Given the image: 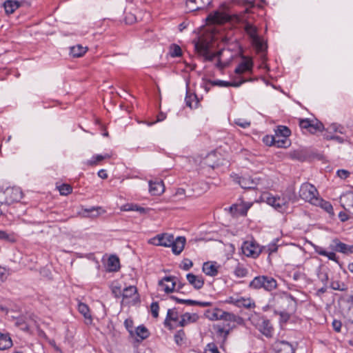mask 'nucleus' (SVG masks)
I'll return each mask as SVG.
<instances>
[{
  "label": "nucleus",
  "mask_w": 353,
  "mask_h": 353,
  "mask_svg": "<svg viewBox=\"0 0 353 353\" xmlns=\"http://www.w3.org/2000/svg\"><path fill=\"white\" fill-rule=\"evenodd\" d=\"M277 286L276 281L270 276H256L250 283V287L253 289L263 288L267 291H272Z\"/></svg>",
  "instance_id": "1"
},
{
  "label": "nucleus",
  "mask_w": 353,
  "mask_h": 353,
  "mask_svg": "<svg viewBox=\"0 0 353 353\" xmlns=\"http://www.w3.org/2000/svg\"><path fill=\"white\" fill-rule=\"evenodd\" d=\"M299 123L302 130H305L312 134H316L317 132H323L325 130L324 125L314 117L300 119Z\"/></svg>",
  "instance_id": "2"
},
{
  "label": "nucleus",
  "mask_w": 353,
  "mask_h": 353,
  "mask_svg": "<svg viewBox=\"0 0 353 353\" xmlns=\"http://www.w3.org/2000/svg\"><path fill=\"white\" fill-rule=\"evenodd\" d=\"M299 196L313 205L314 202L317 201L319 192L314 185L309 183H304L300 188Z\"/></svg>",
  "instance_id": "3"
},
{
  "label": "nucleus",
  "mask_w": 353,
  "mask_h": 353,
  "mask_svg": "<svg viewBox=\"0 0 353 353\" xmlns=\"http://www.w3.org/2000/svg\"><path fill=\"white\" fill-rule=\"evenodd\" d=\"M244 30L249 37L252 44L259 51L263 50V41L262 38L258 34V28L250 23H246Z\"/></svg>",
  "instance_id": "4"
},
{
  "label": "nucleus",
  "mask_w": 353,
  "mask_h": 353,
  "mask_svg": "<svg viewBox=\"0 0 353 353\" xmlns=\"http://www.w3.org/2000/svg\"><path fill=\"white\" fill-rule=\"evenodd\" d=\"M235 183L243 189H258L260 179L250 176H239L237 174L231 175Z\"/></svg>",
  "instance_id": "5"
},
{
  "label": "nucleus",
  "mask_w": 353,
  "mask_h": 353,
  "mask_svg": "<svg viewBox=\"0 0 353 353\" xmlns=\"http://www.w3.org/2000/svg\"><path fill=\"white\" fill-rule=\"evenodd\" d=\"M254 63L252 59L250 57H243L242 61L238 64L234 70V73L238 77L234 79L243 78L241 75L245 73H252L253 70Z\"/></svg>",
  "instance_id": "6"
},
{
  "label": "nucleus",
  "mask_w": 353,
  "mask_h": 353,
  "mask_svg": "<svg viewBox=\"0 0 353 353\" xmlns=\"http://www.w3.org/2000/svg\"><path fill=\"white\" fill-rule=\"evenodd\" d=\"M241 250L244 255L252 258H256L261 252L259 245L252 241H245L241 245Z\"/></svg>",
  "instance_id": "7"
},
{
  "label": "nucleus",
  "mask_w": 353,
  "mask_h": 353,
  "mask_svg": "<svg viewBox=\"0 0 353 353\" xmlns=\"http://www.w3.org/2000/svg\"><path fill=\"white\" fill-rule=\"evenodd\" d=\"M263 199L268 204L274 207L279 212H283L286 209V201L284 198L276 197L269 194H265Z\"/></svg>",
  "instance_id": "8"
},
{
  "label": "nucleus",
  "mask_w": 353,
  "mask_h": 353,
  "mask_svg": "<svg viewBox=\"0 0 353 353\" xmlns=\"http://www.w3.org/2000/svg\"><path fill=\"white\" fill-rule=\"evenodd\" d=\"M173 235L168 233L157 234L150 240V243L157 246L170 247L173 242Z\"/></svg>",
  "instance_id": "9"
},
{
  "label": "nucleus",
  "mask_w": 353,
  "mask_h": 353,
  "mask_svg": "<svg viewBox=\"0 0 353 353\" xmlns=\"http://www.w3.org/2000/svg\"><path fill=\"white\" fill-rule=\"evenodd\" d=\"M252 206V203L241 202L238 204H233L230 208V213L233 216H245L247 215L248 210Z\"/></svg>",
  "instance_id": "10"
},
{
  "label": "nucleus",
  "mask_w": 353,
  "mask_h": 353,
  "mask_svg": "<svg viewBox=\"0 0 353 353\" xmlns=\"http://www.w3.org/2000/svg\"><path fill=\"white\" fill-rule=\"evenodd\" d=\"M210 46L211 41L204 37H199V40L194 43L195 50L203 56L208 55Z\"/></svg>",
  "instance_id": "11"
},
{
  "label": "nucleus",
  "mask_w": 353,
  "mask_h": 353,
  "mask_svg": "<svg viewBox=\"0 0 353 353\" xmlns=\"http://www.w3.org/2000/svg\"><path fill=\"white\" fill-rule=\"evenodd\" d=\"M233 79L232 81H225L222 80H216L214 81L212 84L214 85H218L220 87H239L241 85H242L243 83L247 81H252V79H245L244 78H239Z\"/></svg>",
  "instance_id": "12"
},
{
  "label": "nucleus",
  "mask_w": 353,
  "mask_h": 353,
  "mask_svg": "<svg viewBox=\"0 0 353 353\" xmlns=\"http://www.w3.org/2000/svg\"><path fill=\"white\" fill-rule=\"evenodd\" d=\"M332 248L339 252H341L345 254L353 253V244L347 245L341 242L339 239H335L332 241Z\"/></svg>",
  "instance_id": "13"
},
{
  "label": "nucleus",
  "mask_w": 353,
  "mask_h": 353,
  "mask_svg": "<svg viewBox=\"0 0 353 353\" xmlns=\"http://www.w3.org/2000/svg\"><path fill=\"white\" fill-rule=\"evenodd\" d=\"M6 194H7L6 203L8 204L11 202L19 201L22 198V192L19 188H7Z\"/></svg>",
  "instance_id": "14"
},
{
  "label": "nucleus",
  "mask_w": 353,
  "mask_h": 353,
  "mask_svg": "<svg viewBox=\"0 0 353 353\" xmlns=\"http://www.w3.org/2000/svg\"><path fill=\"white\" fill-rule=\"evenodd\" d=\"M207 20L212 23L221 24L229 21V17L223 12L216 11L210 14L207 17Z\"/></svg>",
  "instance_id": "15"
},
{
  "label": "nucleus",
  "mask_w": 353,
  "mask_h": 353,
  "mask_svg": "<svg viewBox=\"0 0 353 353\" xmlns=\"http://www.w3.org/2000/svg\"><path fill=\"white\" fill-rule=\"evenodd\" d=\"M173 276H165L162 280L159 281V285L163 288V290L166 293L172 292L176 286V282L174 281Z\"/></svg>",
  "instance_id": "16"
},
{
  "label": "nucleus",
  "mask_w": 353,
  "mask_h": 353,
  "mask_svg": "<svg viewBox=\"0 0 353 353\" xmlns=\"http://www.w3.org/2000/svg\"><path fill=\"white\" fill-rule=\"evenodd\" d=\"M185 241V238L183 236H178L176 239L173 237V242L170 245L173 253L176 255L181 254L184 249Z\"/></svg>",
  "instance_id": "17"
},
{
  "label": "nucleus",
  "mask_w": 353,
  "mask_h": 353,
  "mask_svg": "<svg viewBox=\"0 0 353 353\" xmlns=\"http://www.w3.org/2000/svg\"><path fill=\"white\" fill-rule=\"evenodd\" d=\"M186 278L189 283L196 290L202 288L204 285V280L202 276L189 273L186 275Z\"/></svg>",
  "instance_id": "18"
},
{
  "label": "nucleus",
  "mask_w": 353,
  "mask_h": 353,
  "mask_svg": "<svg viewBox=\"0 0 353 353\" xmlns=\"http://www.w3.org/2000/svg\"><path fill=\"white\" fill-rule=\"evenodd\" d=\"M149 191L152 195H160L164 192V185L162 181L149 182Z\"/></svg>",
  "instance_id": "19"
},
{
  "label": "nucleus",
  "mask_w": 353,
  "mask_h": 353,
  "mask_svg": "<svg viewBox=\"0 0 353 353\" xmlns=\"http://www.w3.org/2000/svg\"><path fill=\"white\" fill-rule=\"evenodd\" d=\"M202 270L208 276H214L218 274V270L215 263L210 261L204 263Z\"/></svg>",
  "instance_id": "20"
},
{
  "label": "nucleus",
  "mask_w": 353,
  "mask_h": 353,
  "mask_svg": "<svg viewBox=\"0 0 353 353\" xmlns=\"http://www.w3.org/2000/svg\"><path fill=\"white\" fill-rule=\"evenodd\" d=\"M170 298L176 301V302L178 303H185V304L190 305H199L201 307H207V306H210L211 305V303H210V302H201V301H193V300H190V299H181L177 298L175 296H171Z\"/></svg>",
  "instance_id": "21"
},
{
  "label": "nucleus",
  "mask_w": 353,
  "mask_h": 353,
  "mask_svg": "<svg viewBox=\"0 0 353 353\" xmlns=\"http://www.w3.org/2000/svg\"><path fill=\"white\" fill-rule=\"evenodd\" d=\"M185 105L190 109H197L199 108V101L194 94H187L185 99Z\"/></svg>",
  "instance_id": "22"
},
{
  "label": "nucleus",
  "mask_w": 353,
  "mask_h": 353,
  "mask_svg": "<svg viewBox=\"0 0 353 353\" xmlns=\"http://www.w3.org/2000/svg\"><path fill=\"white\" fill-rule=\"evenodd\" d=\"M259 330L263 334L270 336L273 331L270 321L268 319H263L259 325Z\"/></svg>",
  "instance_id": "23"
},
{
  "label": "nucleus",
  "mask_w": 353,
  "mask_h": 353,
  "mask_svg": "<svg viewBox=\"0 0 353 353\" xmlns=\"http://www.w3.org/2000/svg\"><path fill=\"white\" fill-rule=\"evenodd\" d=\"M84 213L86 214H83L85 217L95 218L105 212V211L101 207H93L89 209H85L83 210Z\"/></svg>",
  "instance_id": "24"
},
{
  "label": "nucleus",
  "mask_w": 353,
  "mask_h": 353,
  "mask_svg": "<svg viewBox=\"0 0 353 353\" xmlns=\"http://www.w3.org/2000/svg\"><path fill=\"white\" fill-rule=\"evenodd\" d=\"M313 205L320 206L327 213L334 214L333 207L329 201H324L323 199L318 197L316 203L314 202Z\"/></svg>",
  "instance_id": "25"
},
{
  "label": "nucleus",
  "mask_w": 353,
  "mask_h": 353,
  "mask_svg": "<svg viewBox=\"0 0 353 353\" xmlns=\"http://www.w3.org/2000/svg\"><path fill=\"white\" fill-rule=\"evenodd\" d=\"M12 345V342L10 336L0 333V350L10 348Z\"/></svg>",
  "instance_id": "26"
},
{
  "label": "nucleus",
  "mask_w": 353,
  "mask_h": 353,
  "mask_svg": "<svg viewBox=\"0 0 353 353\" xmlns=\"http://www.w3.org/2000/svg\"><path fill=\"white\" fill-rule=\"evenodd\" d=\"M78 310L84 318L88 321L87 323H91L92 319L88 306L83 303H79L78 305Z\"/></svg>",
  "instance_id": "27"
},
{
  "label": "nucleus",
  "mask_w": 353,
  "mask_h": 353,
  "mask_svg": "<svg viewBox=\"0 0 353 353\" xmlns=\"http://www.w3.org/2000/svg\"><path fill=\"white\" fill-rule=\"evenodd\" d=\"M87 51V48L81 45H77L70 48V54L73 57H81Z\"/></svg>",
  "instance_id": "28"
},
{
  "label": "nucleus",
  "mask_w": 353,
  "mask_h": 353,
  "mask_svg": "<svg viewBox=\"0 0 353 353\" xmlns=\"http://www.w3.org/2000/svg\"><path fill=\"white\" fill-rule=\"evenodd\" d=\"M19 6L20 3L17 1L8 0L4 3V9L7 14L13 13Z\"/></svg>",
  "instance_id": "29"
},
{
  "label": "nucleus",
  "mask_w": 353,
  "mask_h": 353,
  "mask_svg": "<svg viewBox=\"0 0 353 353\" xmlns=\"http://www.w3.org/2000/svg\"><path fill=\"white\" fill-rule=\"evenodd\" d=\"M110 155L108 154H105L104 155L102 154H97L95 156H93L92 159L88 160L85 162V164L89 166H94L99 163L101 161L110 159Z\"/></svg>",
  "instance_id": "30"
},
{
  "label": "nucleus",
  "mask_w": 353,
  "mask_h": 353,
  "mask_svg": "<svg viewBox=\"0 0 353 353\" xmlns=\"http://www.w3.org/2000/svg\"><path fill=\"white\" fill-rule=\"evenodd\" d=\"M197 316L196 314H190V313H185L181 316V319L179 321V325L181 327H183L190 322L196 321Z\"/></svg>",
  "instance_id": "31"
},
{
  "label": "nucleus",
  "mask_w": 353,
  "mask_h": 353,
  "mask_svg": "<svg viewBox=\"0 0 353 353\" xmlns=\"http://www.w3.org/2000/svg\"><path fill=\"white\" fill-rule=\"evenodd\" d=\"M108 268L110 271L116 272L119 269V259L116 256H111L108 261Z\"/></svg>",
  "instance_id": "32"
},
{
  "label": "nucleus",
  "mask_w": 353,
  "mask_h": 353,
  "mask_svg": "<svg viewBox=\"0 0 353 353\" xmlns=\"http://www.w3.org/2000/svg\"><path fill=\"white\" fill-rule=\"evenodd\" d=\"M170 321L176 322L179 321V314L175 309H169L168 310L167 316L165 320L164 324L165 326L170 325Z\"/></svg>",
  "instance_id": "33"
},
{
  "label": "nucleus",
  "mask_w": 353,
  "mask_h": 353,
  "mask_svg": "<svg viewBox=\"0 0 353 353\" xmlns=\"http://www.w3.org/2000/svg\"><path fill=\"white\" fill-rule=\"evenodd\" d=\"M341 205L345 209V206L353 207V192H347L341 197Z\"/></svg>",
  "instance_id": "34"
},
{
  "label": "nucleus",
  "mask_w": 353,
  "mask_h": 353,
  "mask_svg": "<svg viewBox=\"0 0 353 353\" xmlns=\"http://www.w3.org/2000/svg\"><path fill=\"white\" fill-rule=\"evenodd\" d=\"M12 319L15 321L14 324L17 327H20L23 331H28L29 330V327L26 323V318L25 316H12Z\"/></svg>",
  "instance_id": "35"
},
{
  "label": "nucleus",
  "mask_w": 353,
  "mask_h": 353,
  "mask_svg": "<svg viewBox=\"0 0 353 353\" xmlns=\"http://www.w3.org/2000/svg\"><path fill=\"white\" fill-rule=\"evenodd\" d=\"M275 146L276 148H287L290 145V141L287 137L281 135H274Z\"/></svg>",
  "instance_id": "36"
},
{
  "label": "nucleus",
  "mask_w": 353,
  "mask_h": 353,
  "mask_svg": "<svg viewBox=\"0 0 353 353\" xmlns=\"http://www.w3.org/2000/svg\"><path fill=\"white\" fill-rule=\"evenodd\" d=\"M221 310L219 308H215L212 310H208L205 313V316L208 319L211 321H217L221 320Z\"/></svg>",
  "instance_id": "37"
},
{
  "label": "nucleus",
  "mask_w": 353,
  "mask_h": 353,
  "mask_svg": "<svg viewBox=\"0 0 353 353\" xmlns=\"http://www.w3.org/2000/svg\"><path fill=\"white\" fill-rule=\"evenodd\" d=\"M237 307H244L245 308H252L255 306L254 303L250 299H245L243 297L237 298L236 305Z\"/></svg>",
  "instance_id": "38"
},
{
  "label": "nucleus",
  "mask_w": 353,
  "mask_h": 353,
  "mask_svg": "<svg viewBox=\"0 0 353 353\" xmlns=\"http://www.w3.org/2000/svg\"><path fill=\"white\" fill-rule=\"evenodd\" d=\"M326 130L329 132H338L341 134L345 133V129L344 126L337 123H332L329 125Z\"/></svg>",
  "instance_id": "39"
},
{
  "label": "nucleus",
  "mask_w": 353,
  "mask_h": 353,
  "mask_svg": "<svg viewBox=\"0 0 353 353\" xmlns=\"http://www.w3.org/2000/svg\"><path fill=\"white\" fill-rule=\"evenodd\" d=\"M137 293V289L134 285H130L122 292V296L123 299H128L132 297L133 295Z\"/></svg>",
  "instance_id": "40"
},
{
  "label": "nucleus",
  "mask_w": 353,
  "mask_h": 353,
  "mask_svg": "<svg viewBox=\"0 0 353 353\" xmlns=\"http://www.w3.org/2000/svg\"><path fill=\"white\" fill-rule=\"evenodd\" d=\"M169 54L172 57H178L181 56L182 51L181 48L176 44H172L170 46Z\"/></svg>",
  "instance_id": "41"
},
{
  "label": "nucleus",
  "mask_w": 353,
  "mask_h": 353,
  "mask_svg": "<svg viewBox=\"0 0 353 353\" xmlns=\"http://www.w3.org/2000/svg\"><path fill=\"white\" fill-rule=\"evenodd\" d=\"M317 276H318L319 279L323 284V285H327V281L329 280V276H328L327 270L320 269L318 271Z\"/></svg>",
  "instance_id": "42"
},
{
  "label": "nucleus",
  "mask_w": 353,
  "mask_h": 353,
  "mask_svg": "<svg viewBox=\"0 0 353 353\" xmlns=\"http://www.w3.org/2000/svg\"><path fill=\"white\" fill-rule=\"evenodd\" d=\"M221 320H224L225 321L229 322H235L236 321L237 316L234 314L233 313L223 311L221 310Z\"/></svg>",
  "instance_id": "43"
},
{
  "label": "nucleus",
  "mask_w": 353,
  "mask_h": 353,
  "mask_svg": "<svg viewBox=\"0 0 353 353\" xmlns=\"http://www.w3.org/2000/svg\"><path fill=\"white\" fill-rule=\"evenodd\" d=\"M248 270L242 265L238 264L234 270V274L239 278H243L248 274Z\"/></svg>",
  "instance_id": "44"
},
{
  "label": "nucleus",
  "mask_w": 353,
  "mask_h": 353,
  "mask_svg": "<svg viewBox=\"0 0 353 353\" xmlns=\"http://www.w3.org/2000/svg\"><path fill=\"white\" fill-rule=\"evenodd\" d=\"M292 277L294 282L299 283L305 281L306 276L303 272L297 270L292 272Z\"/></svg>",
  "instance_id": "45"
},
{
  "label": "nucleus",
  "mask_w": 353,
  "mask_h": 353,
  "mask_svg": "<svg viewBox=\"0 0 353 353\" xmlns=\"http://www.w3.org/2000/svg\"><path fill=\"white\" fill-rule=\"evenodd\" d=\"M136 334L142 339H145L148 336V331L147 328L143 325H140L137 327Z\"/></svg>",
  "instance_id": "46"
},
{
  "label": "nucleus",
  "mask_w": 353,
  "mask_h": 353,
  "mask_svg": "<svg viewBox=\"0 0 353 353\" xmlns=\"http://www.w3.org/2000/svg\"><path fill=\"white\" fill-rule=\"evenodd\" d=\"M275 135H281L288 138L290 135V130L287 127L281 125L275 131Z\"/></svg>",
  "instance_id": "47"
},
{
  "label": "nucleus",
  "mask_w": 353,
  "mask_h": 353,
  "mask_svg": "<svg viewBox=\"0 0 353 353\" xmlns=\"http://www.w3.org/2000/svg\"><path fill=\"white\" fill-rule=\"evenodd\" d=\"M185 332L183 330H180L174 334V341L177 345H181L185 339Z\"/></svg>",
  "instance_id": "48"
},
{
  "label": "nucleus",
  "mask_w": 353,
  "mask_h": 353,
  "mask_svg": "<svg viewBox=\"0 0 353 353\" xmlns=\"http://www.w3.org/2000/svg\"><path fill=\"white\" fill-rule=\"evenodd\" d=\"M59 190L61 195H68L72 192V187L68 184H62L59 187Z\"/></svg>",
  "instance_id": "49"
},
{
  "label": "nucleus",
  "mask_w": 353,
  "mask_h": 353,
  "mask_svg": "<svg viewBox=\"0 0 353 353\" xmlns=\"http://www.w3.org/2000/svg\"><path fill=\"white\" fill-rule=\"evenodd\" d=\"M234 123L242 128H246L250 127V121L244 119L239 118L234 120Z\"/></svg>",
  "instance_id": "50"
},
{
  "label": "nucleus",
  "mask_w": 353,
  "mask_h": 353,
  "mask_svg": "<svg viewBox=\"0 0 353 353\" xmlns=\"http://www.w3.org/2000/svg\"><path fill=\"white\" fill-rule=\"evenodd\" d=\"M263 143L268 146H275L274 135H266L263 139Z\"/></svg>",
  "instance_id": "51"
},
{
  "label": "nucleus",
  "mask_w": 353,
  "mask_h": 353,
  "mask_svg": "<svg viewBox=\"0 0 353 353\" xmlns=\"http://www.w3.org/2000/svg\"><path fill=\"white\" fill-rule=\"evenodd\" d=\"M150 310L152 315L154 318H157L159 316V304L157 302H153L150 305Z\"/></svg>",
  "instance_id": "52"
},
{
  "label": "nucleus",
  "mask_w": 353,
  "mask_h": 353,
  "mask_svg": "<svg viewBox=\"0 0 353 353\" xmlns=\"http://www.w3.org/2000/svg\"><path fill=\"white\" fill-rule=\"evenodd\" d=\"M204 353H220L214 343H209L205 349Z\"/></svg>",
  "instance_id": "53"
},
{
  "label": "nucleus",
  "mask_w": 353,
  "mask_h": 353,
  "mask_svg": "<svg viewBox=\"0 0 353 353\" xmlns=\"http://www.w3.org/2000/svg\"><path fill=\"white\" fill-rule=\"evenodd\" d=\"M193 265V263L191 260L188 259H185L181 265V268L184 270H188L190 268H191Z\"/></svg>",
  "instance_id": "54"
},
{
  "label": "nucleus",
  "mask_w": 353,
  "mask_h": 353,
  "mask_svg": "<svg viewBox=\"0 0 353 353\" xmlns=\"http://www.w3.org/2000/svg\"><path fill=\"white\" fill-rule=\"evenodd\" d=\"M324 139L326 140H334L340 143H343L344 142V139L339 136L325 134Z\"/></svg>",
  "instance_id": "55"
},
{
  "label": "nucleus",
  "mask_w": 353,
  "mask_h": 353,
  "mask_svg": "<svg viewBox=\"0 0 353 353\" xmlns=\"http://www.w3.org/2000/svg\"><path fill=\"white\" fill-rule=\"evenodd\" d=\"M342 285H343V287H341V285L339 281H332L330 284L331 288L334 290H339V291L345 290L346 288H344V284H343Z\"/></svg>",
  "instance_id": "56"
},
{
  "label": "nucleus",
  "mask_w": 353,
  "mask_h": 353,
  "mask_svg": "<svg viewBox=\"0 0 353 353\" xmlns=\"http://www.w3.org/2000/svg\"><path fill=\"white\" fill-rule=\"evenodd\" d=\"M332 325L335 332H341L342 327V323L341 321L334 319L332 321Z\"/></svg>",
  "instance_id": "57"
},
{
  "label": "nucleus",
  "mask_w": 353,
  "mask_h": 353,
  "mask_svg": "<svg viewBox=\"0 0 353 353\" xmlns=\"http://www.w3.org/2000/svg\"><path fill=\"white\" fill-rule=\"evenodd\" d=\"M337 176L341 179H347L350 175V172L346 170H339L336 172Z\"/></svg>",
  "instance_id": "58"
},
{
  "label": "nucleus",
  "mask_w": 353,
  "mask_h": 353,
  "mask_svg": "<svg viewBox=\"0 0 353 353\" xmlns=\"http://www.w3.org/2000/svg\"><path fill=\"white\" fill-rule=\"evenodd\" d=\"M165 118H166L165 113H164L163 112H159V113L157 116V120L154 121L148 122V124L149 125H151L157 123V121H161L164 120Z\"/></svg>",
  "instance_id": "59"
},
{
  "label": "nucleus",
  "mask_w": 353,
  "mask_h": 353,
  "mask_svg": "<svg viewBox=\"0 0 353 353\" xmlns=\"http://www.w3.org/2000/svg\"><path fill=\"white\" fill-rule=\"evenodd\" d=\"M124 325L125 328L129 331L130 333L132 332V327H133V321L132 319H128L124 321Z\"/></svg>",
  "instance_id": "60"
},
{
  "label": "nucleus",
  "mask_w": 353,
  "mask_h": 353,
  "mask_svg": "<svg viewBox=\"0 0 353 353\" xmlns=\"http://www.w3.org/2000/svg\"><path fill=\"white\" fill-rule=\"evenodd\" d=\"M0 240H4L10 242V234L3 230H0Z\"/></svg>",
  "instance_id": "61"
},
{
  "label": "nucleus",
  "mask_w": 353,
  "mask_h": 353,
  "mask_svg": "<svg viewBox=\"0 0 353 353\" xmlns=\"http://www.w3.org/2000/svg\"><path fill=\"white\" fill-rule=\"evenodd\" d=\"M217 333L220 335L223 334V339L225 340L229 334V330H225L223 327H218Z\"/></svg>",
  "instance_id": "62"
},
{
  "label": "nucleus",
  "mask_w": 353,
  "mask_h": 353,
  "mask_svg": "<svg viewBox=\"0 0 353 353\" xmlns=\"http://www.w3.org/2000/svg\"><path fill=\"white\" fill-rule=\"evenodd\" d=\"M324 256H327L330 260L338 262L337 256L334 252H327V254H325Z\"/></svg>",
  "instance_id": "63"
},
{
  "label": "nucleus",
  "mask_w": 353,
  "mask_h": 353,
  "mask_svg": "<svg viewBox=\"0 0 353 353\" xmlns=\"http://www.w3.org/2000/svg\"><path fill=\"white\" fill-rule=\"evenodd\" d=\"M138 208L137 205L127 204L123 206V210L125 211H136V208Z\"/></svg>",
  "instance_id": "64"
}]
</instances>
